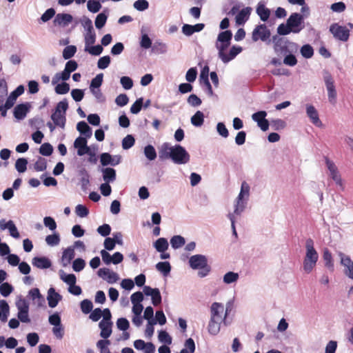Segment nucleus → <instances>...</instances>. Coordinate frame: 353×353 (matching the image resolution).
I'll use <instances>...</instances> for the list:
<instances>
[{
	"instance_id": "nucleus-58",
	"label": "nucleus",
	"mask_w": 353,
	"mask_h": 353,
	"mask_svg": "<svg viewBox=\"0 0 353 353\" xmlns=\"http://www.w3.org/2000/svg\"><path fill=\"white\" fill-rule=\"evenodd\" d=\"M103 74L102 73L97 74V76L91 81L90 89L93 90V88H99L103 83Z\"/></svg>"
},
{
	"instance_id": "nucleus-45",
	"label": "nucleus",
	"mask_w": 353,
	"mask_h": 353,
	"mask_svg": "<svg viewBox=\"0 0 353 353\" xmlns=\"http://www.w3.org/2000/svg\"><path fill=\"white\" fill-rule=\"evenodd\" d=\"M143 153L149 161H154L157 158V152L152 145H148L144 148Z\"/></svg>"
},
{
	"instance_id": "nucleus-52",
	"label": "nucleus",
	"mask_w": 353,
	"mask_h": 353,
	"mask_svg": "<svg viewBox=\"0 0 353 353\" xmlns=\"http://www.w3.org/2000/svg\"><path fill=\"white\" fill-rule=\"evenodd\" d=\"M103 50V48L102 46L101 45H97L92 46V45L90 46H85V51L88 52L90 54L94 56H99L100 55Z\"/></svg>"
},
{
	"instance_id": "nucleus-3",
	"label": "nucleus",
	"mask_w": 353,
	"mask_h": 353,
	"mask_svg": "<svg viewBox=\"0 0 353 353\" xmlns=\"http://www.w3.org/2000/svg\"><path fill=\"white\" fill-rule=\"evenodd\" d=\"M250 190L249 184L245 181H243L241 185L240 192L236 199L234 204V212L237 216H240L246 208L250 196Z\"/></svg>"
},
{
	"instance_id": "nucleus-13",
	"label": "nucleus",
	"mask_w": 353,
	"mask_h": 353,
	"mask_svg": "<svg viewBox=\"0 0 353 353\" xmlns=\"http://www.w3.org/2000/svg\"><path fill=\"white\" fill-rule=\"evenodd\" d=\"M338 255L341 259V264L345 268V274L350 279H353V261L349 256L342 252H339Z\"/></svg>"
},
{
	"instance_id": "nucleus-47",
	"label": "nucleus",
	"mask_w": 353,
	"mask_h": 353,
	"mask_svg": "<svg viewBox=\"0 0 353 353\" xmlns=\"http://www.w3.org/2000/svg\"><path fill=\"white\" fill-rule=\"evenodd\" d=\"M301 54L305 59H310L314 55V49L310 44L303 45L300 49Z\"/></svg>"
},
{
	"instance_id": "nucleus-5",
	"label": "nucleus",
	"mask_w": 353,
	"mask_h": 353,
	"mask_svg": "<svg viewBox=\"0 0 353 353\" xmlns=\"http://www.w3.org/2000/svg\"><path fill=\"white\" fill-rule=\"evenodd\" d=\"M190 156L187 150L181 145L176 144L172 146L171 160L175 164H186L190 161Z\"/></svg>"
},
{
	"instance_id": "nucleus-43",
	"label": "nucleus",
	"mask_w": 353,
	"mask_h": 353,
	"mask_svg": "<svg viewBox=\"0 0 353 353\" xmlns=\"http://www.w3.org/2000/svg\"><path fill=\"white\" fill-rule=\"evenodd\" d=\"M156 268L158 271L161 272L163 274V276H166L170 272L171 265L170 263L168 261L159 262L156 265Z\"/></svg>"
},
{
	"instance_id": "nucleus-57",
	"label": "nucleus",
	"mask_w": 353,
	"mask_h": 353,
	"mask_svg": "<svg viewBox=\"0 0 353 353\" xmlns=\"http://www.w3.org/2000/svg\"><path fill=\"white\" fill-rule=\"evenodd\" d=\"M230 46V44L226 43H221L216 41L215 47L218 50V57L221 60V57H223L225 54V50Z\"/></svg>"
},
{
	"instance_id": "nucleus-4",
	"label": "nucleus",
	"mask_w": 353,
	"mask_h": 353,
	"mask_svg": "<svg viewBox=\"0 0 353 353\" xmlns=\"http://www.w3.org/2000/svg\"><path fill=\"white\" fill-rule=\"evenodd\" d=\"M80 23L85 31L84 33V41L85 46H90L93 45L96 41L97 36L91 19L83 16L80 19Z\"/></svg>"
},
{
	"instance_id": "nucleus-9",
	"label": "nucleus",
	"mask_w": 353,
	"mask_h": 353,
	"mask_svg": "<svg viewBox=\"0 0 353 353\" xmlns=\"http://www.w3.org/2000/svg\"><path fill=\"white\" fill-rule=\"evenodd\" d=\"M16 307L18 310L17 317L22 323H30L29 317V303L25 299H20L16 302Z\"/></svg>"
},
{
	"instance_id": "nucleus-42",
	"label": "nucleus",
	"mask_w": 353,
	"mask_h": 353,
	"mask_svg": "<svg viewBox=\"0 0 353 353\" xmlns=\"http://www.w3.org/2000/svg\"><path fill=\"white\" fill-rule=\"evenodd\" d=\"M61 241L60 235L57 232H54L52 234H50L46 236V243L51 247L56 246L59 244Z\"/></svg>"
},
{
	"instance_id": "nucleus-50",
	"label": "nucleus",
	"mask_w": 353,
	"mask_h": 353,
	"mask_svg": "<svg viewBox=\"0 0 353 353\" xmlns=\"http://www.w3.org/2000/svg\"><path fill=\"white\" fill-rule=\"evenodd\" d=\"M77 52L75 46H68L63 50V57L64 59H70L72 58Z\"/></svg>"
},
{
	"instance_id": "nucleus-23",
	"label": "nucleus",
	"mask_w": 353,
	"mask_h": 353,
	"mask_svg": "<svg viewBox=\"0 0 353 353\" xmlns=\"http://www.w3.org/2000/svg\"><path fill=\"white\" fill-rule=\"evenodd\" d=\"M79 178V184L83 192H85L90 185V174L85 168H81L78 172Z\"/></svg>"
},
{
	"instance_id": "nucleus-44",
	"label": "nucleus",
	"mask_w": 353,
	"mask_h": 353,
	"mask_svg": "<svg viewBox=\"0 0 353 353\" xmlns=\"http://www.w3.org/2000/svg\"><path fill=\"white\" fill-rule=\"evenodd\" d=\"M239 275L234 272H228L224 274L223 281L225 284H231L238 281Z\"/></svg>"
},
{
	"instance_id": "nucleus-64",
	"label": "nucleus",
	"mask_w": 353,
	"mask_h": 353,
	"mask_svg": "<svg viewBox=\"0 0 353 353\" xmlns=\"http://www.w3.org/2000/svg\"><path fill=\"white\" fill-rule=\"evenodd\" d=\"M133 6L138 11H144L149 8V3L146 0H137L134 3Z\"/></svg>"
},
{
	"instance_id": "nucleus-36",
	"label": "nucleus",
	"mask_w": 353,
	"mask_h": 353,
	"mask_svg": "<svg viewBox=\"0 0 353 353\" xmlns=\"http://www.w3.org/2000/svg\"><path fill=\"white\" fill-rule=\"evenodd\" d=\"M169 246L168 242L165 238L161 237L158 239L154 243V247L159 252H164L168 250Z\"/></svg>"
},
{
	"instance_id": "nucleus-59",
	"label": "nucleus",
	"mask_w": 353,
	"mask_h": 353,
	"mask_svg": "<svg viewBox=\"0 0 353 353\" xmlns=\"http://www.w3.org/2000/svg\"><path fill=\"white\" fill-rule=\"evenodd\" d=\"M110 61H111V59H110V56H108V55L103 56L98 60L97 67H98V68H99L101 70H104L109 66Z\"/></svg>"
},
{
	"instance_id": "nucleus-11",
	"label": "nucleus",
	"mask_w": 353,
	"mask_h": 353,
	"mask_svg": "<svg viewBox=\"0 0 353 353\" xmlns=\"http://www.w3.org/2000/svg\"><path fill=\"white\" fill-rule=\"evenodd\" d=\"M325 164L330 172V176L336 183V184L343 189V185L341 174L339 172L338 168L333 161L325 157Z\"/></svg>"
},
{
	"instance_id": "nucleus-53",
	"label": "nucleus",
	"mask_w": 353,
	"mask_h": 353,
	"mask_svg": "<svg viewBox=\"0 0 353 353\" xmlns=\"http://www.w3.org/2000/svg\"><path fill=\"white\" fill-rule=\"evenodd\" d=\"M28 160L25 158H19L15 163L16 170L20 172H24L27 169Z\"/></svg>"
},
{
	"instance_id": "nucleus-55",
	"label": "nucleus",
	"mask_w": 353,
	"mask_h": 353,
	"mask_svg": "<svg viewBox=\"0 0 353 353\" xmlns=\"http://www.w3.org/2000/svg\"><path fill=\"white\" fill-rule=\"evenodd\" d=\"M135 143V139L132 135L128 134L122 140V148L124 150H128L132 148Z\"/></svg>"
},
{
	"instance_id": "nucleus-54",
	"label": "nucleus",
	"mask_w": 353,
	"mask_h": 353,
	"mask_svg": "<svg viewBox=\"0 0 353 353\" xmlns=\"http://www.w3.org/2000/svg\"><path fill=\"white\" fill-rule=\"evenodd\" d=\"M13 290L12 285L7 282L3 283L0 285V293L4 297L8 296L12 292Z\"/></svg>"
},
{
	"instance_id": "nucleus-29",
	"label": "nucleus",
	"mask_w": 353,
	"mask_h": 353,
	"mask_svg": "<svg viewBox=\"0 0 353 353\" xmlns=\"http://www.w3.org/2000/svg\"><path fill=\"white\" fill-rule=\"evenodd\" d=\"M112 322H105L101 321L99 323V327L101 330L100 336L103 339H108L112 334Z\"/></svg>"
},
{
	"instance_id": "nucleus-63",
	"label": "nucleus",
	"mask_w": 353,
	"mask_h": 353,
	"mask_svg": "<svg viewBox=\"0 0 353 353\" xmlns=\"http://www.w3.org/2000/svg\"><path fill=\"white\" fill-rule=\"evenodd\" d=\"M116 324L117 328L121 331H126L130 327V323L125 318L118 319Z\"/></svg>"
},
{
	"instance_id": "nucleus-1",
	"label": "nucleus",
	"mask_w": 353,
	"mask_h": 353,
	"mask_svg": "<svg viewBox=\"0 0 353 353\" xmlns=\"http://www.w3.org/2000/svg\"><path fill=\"white\" fill-rule=\"evenodd\" d=\"M224 312V306L221 303L214 302L210 307V320L208 324V332L210 334L216 335L221 328V323H224L222 314Z\"/></svg>"
},
{
	"instance_id": "nucleus-38",
	"label": "nucleus",
	"mask_w": 353,
	"mask_h": 353,
	"mask_svg": "<svg viewBox=\"0 0 353 353\" xmlns=\"http://www.w3.org/2000/svg\"><path fill=\"white\" fill-rule=\"evenodd\" d=\"M232 38V32L231 30H226L225 31L219 32L218 34L216 41L221 43H226L230 45L231 40Z\"/></svg>"
},
{
	"instance_id": "nucleus-51",
	"label": "nucleus",
	"mask_w": 353,
	"mask_h": 353,
	"mask_svg": "<svg viewBox=\"0 0 353 353\" xmlns=\"http://www.w3.org/2000/svg\"><path fill=\"white\" fill-rule=\"evenodd\" d=\"M80 307L82 312L87 314L92 312L93 304L90 300L84 299L81 302Z\"/></svg>"
},
{
	"instance_id": "nucleus-30",
	"label": "nucleus",
	"mask_w": 353,
	"mask_h": 353,
	"mask_svg": "<svg viewBox=\"0 0 353 353\" xmlns=\"http://www.w3.org/2000/svg\"><path fill=\"white\" fill-rule=\"evenodd\" d=\"M77 130L83 136V138L89 139L92 135L91 128L84 121H79L77 123Z\"/></svg>"
},
{
	"instance_id": "nucleus-22",
	"label": "nucleus",
	"mask_w": 353,
	"mask_h": 353,
	"mask_svg": "<svg viewBox=\"0 0 353 353\" xmlns=\"http://www.w3.org/2000/svg\"><path fill=\"white\" fill-rule=\"evenodd\" d=\"M252 12V8L246 7L240 10L235 17V21L236 25H243L249 19Z\"/></svg>"
},
{
	"instance_id": "nucleus-16",
	"label": "nucleus",
	"mask_w": 353,
	"mask_h": 353,
	"mask_svg": "<svg viewBox=\"0 0 353 353\" xmlns=\"http://www.w3.org/2000/svg\"><path fill=\"white\" fill-rule=\"evenodd\" d=\"M97 274L99 277L111 284L116 283L119 279L118 274L108 268H100L97 272Z\"/></svg>"
},
{
	"instance_id": "nucleus-41",
	"label": "nucleus",
	"mask_w": 353,
	"mask_h": 353,
	"mask_svg": "<svg viewBox=\"0 0 353 353\" xmlns=\"http://www.w3.org/2000/svg\"><path fill=\"white\" fill-rule=\"evenodd\" d=\"M204 122V114L198 110L196 113L191 117V123L194 126L200 127L203 124Z\"/></svg>"
},
{
	"instance_id": "nucleus-15",
	"label": "nucleus",
	"mask_w": 353,
	"mask_h": 353,
	"mask_svg": "<svg viewBox=\"0 0 353 353\" xmlns=\"http://www.w3.org/2000/svg\"><path fill=\"white\" fill-rule=\"evenodd\" d=\"M74 147L77 149V154L83 156L85 154L92 155L90 147L87 145V139L79 137L74 142Z\"/></svg>"
},
{
	"instance_id": "nucleus-37",
	"label": "nucleus",
	"mask_w": 353,
	"mask_h": 353,
	"mask_svg": "<svg viewBox=\"0 0 353 353\" xmlns=\"http://www.w3.org/2000/svg\"><path fill=\"white\" fill-rule=\"evenodd\" d=\"M59 276L61 279L69 285V286L75 284L77 282V278L76 276L74 274H67L64 272L63 270H61L59 271Z\"/></svg>"
},
{
	"instance_id": "nucleus-6",
	"label": "nucleus",
	"mask_w": 353,
	"mask_h": 353,
	"mask_svg": "<svg viewBox=\"0 0 353 353\" xmlns=\"http://www.w3.org/2000/svg\"><path fill=\"white\" fill-rule=\"evenodd\" d=\"M272 41L274 44V50L276 53L286 54L289 52L288 48L297 47V44L290 41L288 39L281 37L278 35H274L272 38Z\"/></svg>"
},
{
	"instance_id": "nucleus-27",
	"label": "nucleus",
	"mask_w": 353,
	"mask_h": 353,
	"mask_svg": "<svg viewBox=\"0 0 353 353\" xmlns=\"http://www.w3.org/2000/svg\"><path fill=\"white\" fill-rule=\"evenodd\" d=\"M242 50L243 48L241 46H233L230 48L229 53H225L223 57H221V61L224 63H228L241 53Z\"/></svg>"
},
{
	"instance_id": "nucleus-8",
	"label": "nucleus",
	"mask_w": 353,
	"mask_h": 353,
	"mask_svg": "<svg viewBox=\"0 0 353 353\" xmlns=\"http://www.w3.org/2000/svg\"><path fill=\"white\" fill-rule=\"evenodd\" d=\"M323 79L327 91L328 101L330 103L334 105L336 102L337 94L333 78L328 72H325Z\"/></svg>"
},
{
	"instance_id": "nucleus-61",
	"label": "nucleus",
	"mask_w": 353,
	"mask_h": 353,
	"mask_svg": "<svg viewBox=\"0 0 353 353\" xmlns=\"http://www.w3.org/2000/svg\"><path fill=\"white\" fill-rule=\"evenodd\" d=\"M34 168L35 170L38 172L46 170L47 168L46 160L44 158L39 157L34 165Z\"/></svg>"
},
{
	"instance_id": "nucleus-31",
	"label": "nucleus",
	"mask_w": 353,
	"mask_h": 353,
	"mask_svg": "<svg viewBox=\"0 0 353 353\" xmlns=\"http://www.w3.org/2000/svg\"><path fill=\"white\" fill-rule=\"evenodd\" d=\"M103 179L105 183H113L116 180V170L112 168H105L101 169Z\"/></svg>"
},
{
	"instance_id": "nucleus-62",
	"label": "nucleus",
	"mask_w": 353,
	"mask_h": 353,
	"mask_svg": "<svg viewBox=\"0 0 353 353\" xmlns=\"http://www.w3.org/2000/svg\"><path fill=\"white\" fill-rule=\"evenodd\" d=\"M44 225L49 228L51 231H54L57 229V225L54 219L51 216H46L43 219Z\"/></svg>"
},
{
	"instance_id": "nucleus-12",
	"label": "nucleus",
	"mask_w": 353,
	"mask_h": 353,
	"mask_svg": "<svg viewBox=\"0 0 353 353\" xmlns=\"http://www.w3.org/2000/svg\"><path fill=\"white\" fill-rule=\"evenodd\" d=\"M270 31L265 24H261L254 29L252 32V39L254 41L261 39L265 41L270 37Z\"/></svg>"
},
{
	"instance_id": "nucleus-10",
	"label": "nucleus",
	"mask_w": 353,
	"mask_h": 353,
	"mask_svg": "<svg viewBox=\"0 0 353 353\" xmlns=\"http://www.w3.org/2000/svg\"><path fill=\"white\" fill-rule=\"evenodd\" d=\"M330 32L334 37L341 41H347L350 37V30L345 27L335 23L330 26Z\"/></svg>"
},
{
	"instance_id": "nucleus-18",
	"label": "nucleus",
	"mask_w": 353,
	"mask_h": 353,
	"mask_svg": "<svg viewBox=\"0 0 353 353\" xmlns=\"http://www.w3.org/2000/svg\"><path fill=\"white\" fill-rule=\"evenodd\" d=\"M72 20L73 17L70 14L59 13L55 16L53 23L54 26L66 27L72 21Z\"/></svg>"
},
{
	"instance_id": "nucleus-46",
	"label": "nucleus",
	"mask_w": 353,
	"mask_h": 353,
	"mask_svg": "<svg viewBox=\"0 0 353 353\" xmlns=\"http://www.w3.org/2000/svg\"><path fill=\"white\" fill-rule=\"evenodd\" d=\"M87 8L92 13L98 12L101 8V4L99 1L88 0L87 1Z\"/></svg>"
},
{
	"instance_id": "nucleus-32",
	"label": "nucleus",
	"mask_w": 353,
	"mask_h": 353,
	"mask_svg": "<svg viewBox=\"0 0 353 353\" xmlns=\"http://www.w3.org/2000/svg\"><path fill=\"white\" fill-rule=\"evenodd\" d=\"M51 119L55 125L59 126L63 129L65 128L66 122V117L65 114L54 111L51 114Z\"/></svg>"
},
{
	"instance_id": "nucleus-48",
	"label": "nucleus",
	"mask_w": 353,
	"mask_h": 353,
	"mask_svg": "<svg viewBox=\"0 0 353 353\" xmlns=\"http://www.w3.org/2000/svg\"><path fill=\"white\" fill-rule=\"evenodd\" d=\"M108 19V15L103 12L99 13L94 21L95 26L97 29L102 28L105 25Z\"/></svg>"
},
{
	"instance_id": "nucleus-49",
	"label": "nucleus",
	"mask_w": 353,
	"mask_h": 353,
	"mask_svg": "<svg viewBox=\"0 0 353 353\" xmlns=\"http://www.w3.org/2000/svg\"><path fill=\"white\" fill-rule=\"evenodd\" d=\"M52 152L53 147L49 143H44L39 148V153L43 156L49 157Z\"/></svg>"
},
{
	"instance_id": "nucleus-33",
	"label": "nucleus",
	"mask_w": 353,
	"mask_h": 353,
	"mask_svg": "<svg viewBox=\"0 0 353 353\" xmlns=\"http://www.w3.org/2000/svg\"><path fill=\"white\" fill-rule=\"evenodd\" d=\"M24 92V87L22 85H19L7 98V105H14L18 97L21 95Z\"/></svg>"
},
{
	"instance_id": "nucleus-39",
	"label": "nucleus",
	"mask_w": 353,
	"mask_h": 353,
	"mask_svg": "<svg viewBox=\"0 0 353 353\" xmlns=\"http://www.w3.org/2000/svg\"><path fill=\"white\" fill-rule=\"evenodd\" d=\"M185 238L181 235H175L172 236L170 239L171 246L174 250L181 248L185 245Z\"/></svg>"
},
{
	"instance_id": "nucleus-21",
	"label": "nucleus",
	"mask_w": 353,
	"mask_h": 353,
	"mask_svg": "<svg viewBox=\"0 0 353 353\" xmlns=\"http://www.w3.org/2000/svg\"><path fill=\"white\" fill-rule=\"evenodd\" d=\"M30 105L28 103L17 105L13 111L14 117L17 120L23 119L26 117Z\"/></svg>"
},
{
	"instance_id": "nucleus-19",
	"label": "nucleus",
	"mask_w": 353,
	"mask_h": 353,
	"mask_svg": "<svg viewBox=\"0 0 353 353\" xmlns=\"http://www.w3.org/2000/svg\"><path fill=\"white\" fill-rule=\"evenodd\" d=\"M306 114L314 125L318 127L322 125V122L319 117V113L314 105L310 104L306 105Z\"/></svg>"
},
{
	"instance_id": "nucleus-28",
	"label": "nucleus",
	"mask_w": 353,
	"mask_h": 353,
	"mask_svg": "<svg viewBox=\"0 0 353 353\" xmlns=\"http://www.w3.org/2000/svg\"><path fill=\"white\" fill-rule=\"evenodd\" d=\"M256 12L263 21H267L270 15V9L267 8L262 1L258 3Z\"/></svg>"
},
{
	"instance_id": "nucleus-7",
	"label": "nucleus",
	"mask_w": 353,
	"mask_h": 353,
	"mask_svg": "<svg viewBox=\"0 0 353 353\" xmlns=\"http://www.w3.org/2000/svg\"><path fill=\"white\" fill-rule=\"evenodd\" d=\"M286 22L294 34L299 33L305 28L303 15L298 12L292 13Z\"/></svg>"
},
{
	"instance_id": "nucleus-2",
	"label": "nucleus",
	"mask_w": 353,
	"mask_h": 353,
	"mask_svg": "<svg viewBox=\"0 0 353 353\" xmlns=\"http://www.w3.org/2000/svg\"><path fill=\"white\" fill-rule=\"evenodd\" d=\"M319 260V254L314 248V241L309 238L305 241V254L303 261V271L310 274L316 265Z\"/></svg>"
},
{
	"instance_id": "nucleus-26",
	"label": "nucleus",
	"mask_w": 353,
	"mask_h": 353,
	"mask_svg": "<svg viewBox=\"0 0 353 353\" xmlns=\"http://www.w3.org/2000/svg\"><path fill=\"white\" fill-rule=\"evenodd\" d=\"M204 27V23H196L195 25L184 24L182 27V32L185 35L190 37L194 32L201 31Z\"/></svg>"
},
{
	"instance_id": "nucleus-25",
	"label": "nucleus",
	"mask_w": 353,
	"mask_h": 353,
	"mask_svg": "<svg viewBox=\"0 0 353 353\" xmlns=\"http://www.w3.org/2000/svg\"><path fill=\"white\" fill-rule=\"evenodd\" d=\"M172 145L169 143H163L159 151V157L161 161L172 158Z\"/></svg>"
},
{
	"instance_id": "nucleus-40",
	"label": "nucleus",
	"mask_w": 353,
	"mask_h": 353,
	"mask_svg": "<svg viewBox=\"0 0 353 353\" xmlns=\"http://www.w3.org/2000/svg\"><path fill=\"white\" fill-rule=\"evenodd\" d=\"M152 52L154 54H165L168 50L167 45L161 41H156L152 46Z\"/></svg>"
},
{
	"instance_id": "nucleus-56",
	"label": "nucleus",
	"mask_w": 353,
	"mask_h": 353,
	"mask_svg": "<svg viewBox=\"0 0 353 353\" xmlns=\"http://www.w3.org/2000/svg\"><path fill=\"white\" fill-rule=\"evenodd\" d=\"M158 338L160 342L166 345H170L172 341V337L166 331L164 330H161L159 332Z\"/></svg>"
},
{
	"instance_id": "nucleus-34",
	"label": "nucleus",
	"mask_w": 353,
	"mask_h": 353,
	"mask_svg": "<svg viewBox=\"0 0 353 353\" xmlns=\"http://www.w3.org/2000/svg\"><path fill=\"white\" fill-rule=\"evenodd\" d=\"M75 255L74 248L68 247L63 252L61 257L63 265L67 266L70 263Z\"/></svg>"
},
{
	"instance_id": "nucleus-35",
	"label": "nucleus",
	"mask_w": 353,
	"mask_h": 353,
	"mask_svg": "<svg viewBox=\"0 0 353 353\" xmlns=\"http://www.w3.org/2000/svg\"><path fill=\"white\" fill-rule=\"evenodd\" d=\"M323 259L325 262V266L331 272L334 270V265L332 253L327 248L324 249Z\"/></svg>"
},
{
	"instance_id": "nucleus-14",
	"label": "nucleus",
	"mask_w": 353,
	"mask_h": 353,
	"mask_svg": "<svg viewBox=\"0 0 353 353\" xmlns=\"http://www.w3.org/2000/svg\"><path fill=\"white\" fill-rule=\"evenodd\" d=\"M189 265L193 270H198L208 265V259L203 254H195L189 259Z\"/></svg>"
},
{
	"instance_id": "nucleus-60",
	"label": "nucleus",
	"mask_w": 353,
	"mask_h": 353,
	"mask_svg": "<svg viewBox=\"0 0 353 353\" xmlns=\"http://www.w3.org/2000/svg\"><path fill=\"white\" fill-rule=\"evenodd\" d=\"M54 90L55 92L58 94H65L69 92L70 85L68 83L63 82L61 83L57 84Z\"/></svg>"
},
{
	"instance_id": "nucleus-17",
	"label": "nucleus",
	"mask_w": 353,
	"mask_h": 353,
	"mask_svg": "<svg viewBox=\"0 0 353 353\" xmlns=\"http://www.w3.org/2000/svg\"><path fill=\"white\" fill-rule=\"evenodd\" d=\"M121 161V157L120 155L112 156L108 152H104L101 154L100 162L103 166L110 165L116 166Z\"/></svg>"
},
{
	"instance_id": "nucleus-24",
	"label": "nucleus",
	"mask_w": 353,
	"mask_h": 353,
	"mask_svg": "<svg viewBox=\"0 0 353 353\" xmlns=\"http://www.w3.org/2000/svg\"><path fill=\"white\" fill-rule=\"evenodd\" d=\"M34 266L39 269H47L51 267L50 260L45 256H35L32 260Z\"/></svg>"
},
{
	"instance_id": "nucleus-20",
	"label": "nucleus",
	"mask_w": 353,
	"mask_h": 353,
	"mask_svg": "<svg viewBox=\"0 0 353 353\" xmlns=\"http://www.w3.org/2000/svg\"><path fill=\"white\" fill-rule=\"evenodd\" d=\"M62 296L57 292L54 288H50L48 291L47 300L48 305L51 308L55 307L61 300Z\"/></svg>"
}]
</instances>
